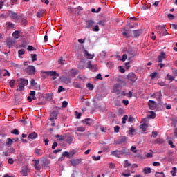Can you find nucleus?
<instances>
[{"instance_id":"obj_50","label":"nucleus","mask_w":177,"mask_h":177,"mask_svg":"<svg viewBox=\"0 0 177 177\" xmlns=\"http://www.w3.org/2000/svg\"><path fill=\"white\" fill-rule=\"evenodd\" d=\"M52 96H53L52 93L46 94V99H48V100H52Z\"/></svg>"},{"instance_id":"obj_36","label":"nucleus","mask_w":177,"mask_h":177,"mask_svg":"<svg viewBox=\"0 0 177 177\" xmlns=\"http://www.w3.org/2000/svg\"><path fill=\"white\" fill-rule=\"evenodd\" d=\"M155 177H165L164 172H156L155 174Z\"/></svg>"},{"instance_id":"obj_25","label":"nucleus","mask_w":177,"mask_h":177,"mask_svg":"<svg viewBox=\"0 0 177 177\" xmlns=\"http://www.w3.org/2000/svg\"><path fill=\"white\" fill-rule=\"evenodd\" d=\"M84 55L88 59H92L94 57L93 55L89 54V53H88V51L86 50L84 51Z\"/></svg>"},{"instance_id":"obj_10","label":"nucleus","mask_w":177,"mask_h":177,"mask_svg":"<svg viewBox=\"0 0 177 177\" xmlns=\"http://www.w3.org/2000/svg\"><path fill=\"white\" fill-rule=\"evenodd\" d=\"M60 80L62 82H64V84H71V78L70 77L62 76L60 77Z\"/></svg>"},{"instance_id":"obj_33","label":"nucleus","mask_w":177,"mask_h":177,"mask_svg":"<svg viewBox=\"0 0 177 177\" xmlns=\"http://www.w3.org/2000/svg\"><path fill=\"white\" fill-rule=\"evenodd\" d=\"M142 172H144L145 174H151V168H150V167H145L143 169Z\"/></svg>"},{"instance_id":"obj_38","label":"nucleus","mask_w":177,"mask_h":177,"mask_svg":"<svg viewBox=\"0 0 177 177\" xmlns=\"http://www.w3.org/2000/svg\"><path fill=\"white\" fill-rule=\"evenodd\" d=\"M26 53V51L24 50V49H21L18 51V56L19 57H21V56H23V55H24Z\"/></svg>"},{"instance_id":"obj_16","label":"nucleus","mask_w":177,"mask_h":177,"mask_svg":"<svg viewBox=\"0 0 177 177\" xmlns=\"http://www.w3.org/2000/svg\"><path fill=\"white\" fill-rule=\"evenodd\" d=\"M142 32H143V30L142 29L133 30L134 38H138V37L140 36Z\"/></svg>"},{"instance_id":"obj_2","label":"nucleus","mask_w":177,"mask_h":177,"mask_svg":"<svg viewBox=\"0 0 177 177\" xmlns=\"http://www.w3.org/2000/svg\"><path fill=\"white\" fill-rule=\"evenodd\" d=\"M86 28H92V31H99V26H95V21L92 19L86 21Z\"/></svg>"},{"instance_id":"obj_1","label":"nucleus","mask_w":177,"mask_h":177,"mask_svg":"<svg viewBox=\"0 0 177 177\" xmlns=\"http://www.w3.org/2000/svg\"><path fill=\"white\" fill-rule=\"evenodd\" d=\"M18 86L17 88V92H20L24 89L26 85H28V80L27 79L19 78L17 80Z\"/></svg>"},{"instance_id":"obj_21","label":"nucleus","mask_w":177,"mask_h":177,"mask_svg":"<svg viewBox=\"0 0 177 177\" xmlns=\"http://www.w3.org/2000/svg\"><path fill=\"white\" fill-rule=\"evenodd\" d=\"M111 154L112 156H114V157H117L118 158H120V156H121V152L118 150L113 151L111 152Z\"/></svg>"},{"instance_id":"obj_46","label":"nucleus","mask_w":177,"mask_h":177,"mask_svg":"<svg viewBox=\"0 0 177 177\" xmlns=\"http://www.w3.org/2000/svg\"><path fill=\"white\" fill-rule=\"evenodd\" d=\"M127 120H128V115H124L122 118V124H127Z\"/></svg>"},{"instance_id":"obj_42","label":"nucleus","mask_w":177,"mask_h":177,"mask_svg":"<svg viewBox=\"0 0 177 177\" xmlns=\"http://www.w3.org/2000/svg\"><path fill=\"white\" fill-rule=\"evenodd\" d=\"M77 71H75V70H74V69H72V70L71 71V77H75V75H77Z\"/></svg>"},{"instance_id":"obj_44","label":"nucleus","mask_w":177,"mask_h":177,"mask_svg":"<svg viewBox=\"0 0 177 177\" xmlns=\"http://www.w3.org/2000/svg\"><path fill=\"white\" fill-rule=\"evenodd\" d=\"M21 172V175H23V176H27L28 175V173L27 172L26 169H22Z\"/></svg>"},{"instance_id":"obj_17","label":"nucleus","mask_w":177,"mask_h":177,"mask_svg":"<svg viewBox=\"0 0 177 177\" xmlns=\"http://www.w3.org/2000/svg\"><path fill=\"white\" fill-rule=\"evenodd\" d=\"M34 162L35 169H36V171H39L41 169V165H39V160H35Z\"/></svg>"},{"instance_id":"obj_37","label":"nucleus","mask_w":177,"mask_h":177,"mask_svg":"<svg viewBox=\"0 0 177 177\" xmlns=\"http://www.w3.org/2000/svg\"><path fill=\"white\" fill-rule=\"evenodd\" d=\"M58 63L62 65L66 64V60L63 59V57H60L58 59Z\"/></svg>"},{"instance_id":"obj_6","label":"nucleus","mask_w":177,"mask_h":177,"mask_svg":"<svg viewBox=\"0 0 177 177\" xmlns=\"http://www.w3.org/2000/svg\"><path fill=\"white\" fill-rule=\"evenodd\" d=\"M59 114V111H53L50 113V121H53L54 120H57V115Z\"/></svg>"},{"instance_id":"obj_40","label":"nucleus","mask_w":177,"mask_h":177,"mask_svg":"<svg viewBox=\"0 0 177 177\" xmlns=\"http://www.w3.org/2000/svg\"><path fill=\"white\" fill-rule=\"evenodd\" d=\"M6 26H7V27H8V28H14L15 29V24H12L11 22H7Z\"/></svg>"},{"instance_id":"obj_11","label":"nucleus","mask_w":177,"mask_h":177,"mask_svg":"<svg viewBox=\"0 0 177 177\" xmlns=\"http://www.w3.org/2000/svg\"><path fill=\"white\" fill-rule=\"evenodd\" d=\"M81 161H82V159H73L71 160V165L72 167H77L78 164H80Z\"/></svg>"},{"instance_id":"obj_19","label":"nucleus","mask_w":177,"mask_h":177,"mask_svg":"<svg viewBox=\"0 0 177 177\" xmlns=\"http://www.w3.org/2000/svg\"><path fill=\"white\" fill-rule=\"evenodd\" d=\"M35 154L37 156V157H41V156L44 154V151L41 149L36 148L35 149Z\"/></svg>"},{"instance_id":"obj_48","label":"nucleus","mask_w":177,"mask_h":177,"mask_svg":"<svg viewBox=\"0 0 177 177\" xmlns=\"http://www.w3.org/2000/svg\"><path fill=\"white\" fill-rule=\"evenodd\" d=\"M27 50L29 52H31L32 50H37V49H35V48H34L32 46H28Z\"/></svg>"},{"instance_id":"obj_5","label":"nucleus","mask_w":177,"mask_h":177,"mask_svg":"<svg viewBox=\"0 0 177 177\" xmlns=\"http://www.w3.org/2000/svg\"><path fill=\"white\" fill-rule=\"evenodd\" d=\"M127 80L129 81H131V82H136V80H138V76L135 74V73H129L127 75Z\"/></svg>"},{"instance_id":"obj_14","label":"nucleus","mask_w":177,"mask_h":177,"mask_svg":"<svg viewBox=\"0 0 177 177\" xmlns=\"http://www.w3.org/2000/svg\"><path fill=\"white\" fill-rule=\"evenodd\" d=\"M120 156H128L129 154V149H128L127 147H122V150L120 151Z\"/></svg>"},{"instance_id":"obj_59","label":"nucleus","mask_w":177,"mask_h":177,"mask_svg":"<svg viewBox=\"0 0 177 177\" xmlns=\"http://www.w3.org/2000/svg\"><path fill=\"white\" fill-rule=\"evenodd\" d=\"M11 133H13L14 135H19L20 132H19V130L15 129L11 131Z\"/></svg>"},{"instance_id":"obj_61","label":"nucleus","mask_w":177,"mask_h":177,"mask_svg":"<svg viewBox=\"0 0 177 177\" xmlns=\"http://www.w3.org/2000/svg\"><path fill=\"white\" fill-rule=\"evenodd\" d=\"M15 82H16V81H15V80H11L10 82V86H11V88H13V86H15Z\"/></svg>"},{"instance_id":"obj_60","label":"nucleus","mask_w":177,"mask_h":177,"mask_svg":"<svg viewBox=\"0 0 177 177\" xmlns=\"http://www.w3.org/2000/svg\"><path fill=\"white\" fill-rule=\"evenodd\" d=\"M134 132H135V129L130 127L129 131V135H132V133H134Z\"/></svg>"},{"instance_id":"obj_35","label":"nucleus","mask_w":177,"mask_h":177,"mask_svg":"<svg viewBox=\"0 0 177 177\" xmlns=\"http://www.w3.org/2000/svg\"><path fill=\"white\" fill-rule=\"evenodd\" d=\"M7 142L6 143V146H12L13 145V140L11 138H7Z\"/></svg>"},{"instance_id":"obj_20","label":"nucleus","mask_w":177,"mask_h":177,"mask_svg":"<svg viewBox=\"0 0 177 177\" xmlns=\"http://www.w3.org/2000/svg\"><path fill=\"white\" fill-rule=\"evenodd\" d=\"M37 138H38V133H37L36 132L30 133L28 136V139L29 140L30 139H37Z\"/></svg>"},{"instance_id":"obj_63","label":"nucleus","mask_w":177,"mask_h":177,"mask_svg":"<svg viewBox=\"0 0 177 177\" xmlns=\"http://www.w3.org/2000/svg\"><path fill=\"white\" fill-rule=\"evenodd\" d=\"M77 130L78 131V132H84L85 131V128L80 127H77Z\"/></svg>"},{"instance_id":"obj_54","label":"nucleus","mask_w":177,"mask_h":177,"mask_svg":"<svg viewBox=\"0 0 177 177\" xmlns=\"http://www.w3.org/2000/svg\"><path fill=\"white\" fill-rule=\"evenodd\" d=\"M92 158L94 161H99V160H100V156L96 157L95 155H93Z\"/></svg>"},{"instance_id":"obj_12","label":"nucleus","mask_w":177,"mask_h":177,"mask_svg":"<svg viewBox=\"0 0 177 177\" xmlns=\"http://www.w3.org/2000/svg\"><path fill=\"white\" fill-rule=\"evenodd\" d=\"M148 106L150 110H156V108L157 107V106L156 105V102L153 100H149L148 102Z\"/></svg>"},{"instance_id":"obj_28","label":"nucleus","mask_w":177,"mask_h":177,"mask_svg":"<svg viewBox=\"0 0 177 177\" xmlns=\"http://www.w3.org/2000/svg\"><path fill=\"white\" fill-rule=\"evenodd\" d=\"M165 79L169 80V81H170V82H172V81L175 80V77L171 76V75H169V73H168L167 75V77H165Z\"/></svg>"},{"instance_id":"obj_51","label":"nucleus","mask_w":177,"mask_h":177,"mask_svg":"<svg viewBox=\"0 0 177 177\" xmlns=\"http://www.w3.org/2000/svg\"><path fill=\"white\" fill-rule=\"evenodd\" d=\"M86 86L89 88L90 91H93V84L88 83L87 84Z\"/></svg>"},{"instance_id":"obj_39","label":"nucleus","mask_w":177,"mask_h":177,"mask_svg":"<svg viewBox=\"0 0 177 177\" xmlns=\"http://www.w3.org/2000/svg\"><path fill=\"white\" fill-rule=\"evenodd\" d=\"M84 124H86V125H91L92 124V120L91 119H86L85 120H83Z\"/></svg>"},{"instance_id":"obj_62","label":"nucleus","mask_w":177,"mask_h":177,"mask_svg":"<svg viewBox=\"0 0 177 177\" xmlns=\"http://www.w3.org/2000/svg\"><path fill=\"white\" fill-rule=\"evenodd\" d=\"M119 71H120V73H122V74H124V73H125V69H124V68L122 66H120Z\"/></svg>"},{"instance_id":"obj_56","label":"nucleus","mask_w":177,"mask_h":177,"mask_svg":"<svg viewBox=\"0 0 177 177\" xmlns=\"http://www.w3.org/2000/svg\"><path fill=\"white\" fill-rule=\"evenodd\" d=\"M167 17L169 20H174L175 19V16L172 14H168Z\"/></svg>"},{"instance_id":"obj_3","label":"nucleus","mask_w":177,"mask_h":177,"mask_svg":"<svg viewBox=\"0 0 177 177\" xmlns=\"http://www.w3.org/2000/svg\"><path fill=\"white\" fill-rule=\"evenodd\" d=\"M45 74H46V75H50L52 77V80H56V78H57V77H59L60 75L56 72V71H46L44 72Z\"/></svg>"},{"instance_id":"obj_13","label":"nucleus","mask_w":177,"mask_h":177,"mask_svg":"<svg viewBox=\"0 0 177 177\" xmlns=\"http://www.w3.org/2000/svg\"><path fill=\"white\" fill-rule=\"evenodd\" d=\"M165 53L162 51L160 55L158 56V62L161 63L164 59H165Z\"/></svg>"},{"instance_id":"obj_47","label":"nucleus","mask_w":177,"mask_h":177,"mask_svg":"<svg viewBox=\"0 0 177 177\" xmlns=\"http://www.w3.org/2000/svg\"><path fill=\"white\" fill-rule=\"evenodd\" d=\"M32 62H37V54H31Z\"/></svg>"},{"instance_id":"obj_64","label":"nucleus","mask_w":177,"mask_h":177,"mask_svg":"<svg viewBox=\"0 0 177 177\" xmlns=\"http://www.w3.org/2000/svg\"><path fill=\"white\" fill-rule=\"evenodd\" d=\"M114 131L116 132V133H118V132H120V126H115L114 127Z\"/></svg>"},{"instance_id":"obj_58","label":"nucleus","mask_w":177,"mask_h":177,"mask_svg":"<svg viewBox=\"0 0 177 177\" xmlns=\"http://www.w3.org/2000/svg\"><path fill=\"white\" fill-rule=\"evenodd\" d=\"M64 91H66L64 88H63V86H59L58 88V93H60L61 92H63Z\"/></svg>"},{"instance_id":"obj_8","label":"nucleus","mask_w":177,"mask_h":177,"mask_svg":"<svg viewBox=\"0 0 177 177\" xmlns=\"http://www.w3.org/2000/svg\"><path fill=\"white\" fill-rule=\"evenodd\" d=\"M41 162V166L44 169H46L49 167V164H50V161L48 159H43Z\"/></svg>"},{"instance_id":"obj_32","label":"nucleus","mask_w":177,"mask_h":177,"mask_svg":"<svg viewBox=\"0 0 177 177\" xmlns=\"http://www.w3.org/2000/svg\"><path fill=\"white\" fill-rule=\"evenodd\" d=\"M149 124H146V123H143L142 124H141V129L142 132H146V129L148 128Z\"/></svg>"},{"instance_id":"obj_22","label":"nucleus","mask_w":177,"mask_h":177,"mask_svg":"<svg viewBox=\"0 0 177 177\" xmlns=\"http://www.w3.org/2000/svg\"><path fill=\"white\" fill-rule=\"evenodd\" d=\"M10 15H12V19H13V20H19V15H17V13L12 11V10H10L9 11Z\"/></svg>"},{"instance_id":"obj_31","label":"nucleus","mask_w":177,"mask_h":177,"mask_svg":"<svg viewBox=\"0 0 177 177\" xmlns=\"http://www.w3.org/2000/svg\"><path fill=\"white\" fill-rule=\"evenodd\" d=\"M154 142L157 145H162V143H164V139H162V138H158V139L155 140Z\"/></svg>"},{"instance_id":"obj_15","label":"nucleus","mask_w":177,"mask_h":177,"mask_svg":"<svg viewBox=\"0 0 177 177\" xmlns=\"http://www.w3.org/2000/svg\"><path fill=\"white\" fill-rule=\"evenodd\" d=\"M86 67L87 68H89V70H96V68H97L96 65H92V62L91 61L87 62Z\"/></svg>"},{"instance_id":"obj_55","label":"nucleus","mask_w":177,"mask_h":177,"mask_svg":"<svg viewBox=\"0 0 177 177\" xmlns=\"http://www.w3.org/2000/svg\"><path fill=\"white\" fill-rule=\"evenodd\" d=\"M73 86L75 88H81V84L74 82H73Z\"/></svg>"},{"instance_id":"obj_34","label":"nucleus","mask_w":177,"mask_h":177,"mask_svg":"<svg viewBox=\"0 0 177 177\" xmlns=\"http://www.w3.org/2000/svg\"><path fill=\"white\" fill-rule=\"evenodd\" d=\"M162 100V93H161V91H159V97L157 98V100L160 104H162V102H161Z\"/></svg>"},{"instance_id":"obj_9","label":"nucleus","mask_w":177,"mask_h":177,"mask_svg":"<svg viewBox=\"0 0 177 177\" xmlns=\"http://www.w3.org/2000/svg\"><path fill=\"white\" fill-rule=\"evenodd\" d=\"M16 44V40L14 39L9 38L6 40V45L8 46V48H10V46H13Z\"/></svg>"},{"instance_id":"obj_49","label":"nucleus","mask_w":177,"mask_h":177,"mask_svg":"<svg viewBox=\"0 0 177 177\" xmlns=\"http://www.w3.org/2000/svg\"><path fill=\"white\" fill-rule=\"evenodd\" d=\"M132 164L129 163V162H128V160H124V168H127V167H131Z\"/></svg>"},{"instance_id":"obj_43","label":"nucleus","mask_w":177,"mask_h":177,"mask_svg":"<svg viewBox=\"0 0 177 177\" xmlns=\"http://www.w3.org/2000/svg\"><path fill=\"white\" fill-rule=\"evenodd\" d=\"M170 172L172 174V176H176V167H174Z\"/></svg>"},{"instance_id":"obj_52","label":"nucleus","mask_w":177,"mask_h":177,"mask_svg":"<svg viewBox=\"0 0 177 177\" xmlns=\"http://www.w3.org/2000/svg\"><path fill=\"white\" fill-rule=\"evenodd\" d=\"M30 85H32V86H35L37 88V83L35 82V80H34V79L31 80Z\"/></svg>"},{"instance_id":"obj_7","label":"nucleus","mask_w":177,"mask_h":177,"mask_svg":"<svg viewBox=\"0 0 177 177\" xmlns=\"http://www.w3.org/2000/svg\"><path fill=\"white\" fill-rule=\"evenodd\" d=\"M122 143H127V137L125 136H121L115 141V145H122Z\"/></svg>"},{"instance_id":"obj_53","label":"nucleus","mask_w":177,"mask_h":177,"mask_svg":"<svg viewBox=\"0 0 177 177\" xmlns=\"http://www.w3.org/2000/svg\"><path fill=\"white\" fill-rule=\"evenodd\" d=\"M75 115L77 119L81 118V113H78L77 111H75Z\"/></svg>"},{"instance_id":"obj_18","label":"nucleus","mask_w":177,"mask_h":177,"mask_svg":"<svg viewBox=\"0 0 177 177\" xmlns=\"http://www.w3.org/2000/svg\"><path fill=\"white\" fill-rule=\"evenodd\" d=\"M66 142H67V143H68L69 145H71V143L73 142V141L74 140V136H66Z\"/></svg>"},{"instance_id":"obj_4","label":"nucleus","mask_w":177,"mask_h":177,"mask_svg":"<svg viewBox=\"0 0 177 177\" xmlns=\"http://www.w3.org/2000/svg\"><path fill=\"white\" fill-rule=\"evenodd\" d=\"M26 71L28 75H34L35 74V66H28L26 68Z\"/></svg>"},{"instance_id":"obj_23","label":"nucleus","mask_w":177,"mask_h":177,"mask_svg":"<svg viewBox=\"0 0 177 177\" xmlns=\"http://www.w3.org/2000/svg\"><path fill=\"white\" fill-rule=\"evenodd\" d=\"M122 30H123L122 35L124 37H126V38H129V30L125 29V28H122Z\"/></svg>"},{"instance_id":"obj_27","label":"nucleus","mask_w":177,"mask_h":177,"mask_svg":"<svg viewBox=\"0 0 177 177\" xmlns=\"http://www.w3.org/2000/svg\"><path fill=\"white\" fill-rule=\"evenodd\" d=\"M74 153L71 155L70 153H68V151H65L62 153L63 157H67L68 158H71V157H73L74 156Z\"/></svg>"},{"instance_id":"obj_41","label":"nucleus","mask_w":177,"mask_h":177,"mask_svg":"<svg viewBox=\"0 0 177 177\" xmlns=\"http://www.w3.org/2000/svg\"><path fill=\"white\" fill-rule=\"evenodd\" d=\"M100 10H102V8H100V7H99V8L97 9V10H96V9H95V8H92V9H91L92 13H99V12H100Z\"/></svg>"},{"instance_id":"obj_45","label":"nucleus","mask_w":177,"mask_h":177,"mask_svg":"<svg viewBox=\"0 0 177 177\" xmlns=\"http://www.w3.org/2000/svg\"><path fill=\"white\" fill-rule=\"evenodd\" d=\"M119 87H120V85L118 84L114 86L113 91L115 93H118L120 92V90L118 89Z\"/></svg>"},{"instance_id":"obj_57","label":"nucleus","mask_w":177,"mask_h":177,"mask_svg":"<svg viewBox=\"0 0 177 177\" xmlns=\"http://www.w3.org/2000/svg\"><path fill=\"white\" fill-rule=\"evenodd\" d=\"M157 72H153L152 73L150 74V77H151L152 80H154V78H156V76L157 75Z\"/></svg>"},{"instance_id":"obj_24","label":"nucleus","mask_w":177,"mask_h":177,"mask_svg":"<svg viewBox=\"0 0 177 177\" xmlns=\"http://www.w3.org/2000/svg\"><path fill=\"white\" fill-rule=\"evenodd\" d=\"M149 114H147L148 118H152L154 119L156 118V113L154 111H149Z\"/></svg>"},{"instance_id":"obj_30","label":"nucleus","mask_w":177,"mask_h":177,"mask_svg":"<svg viewBox=\"0 0 177 177\" xmlns=\"http://www.w3.org/2000/svg\"><path fill=\"white\" fill-rule=\"evenodd\" d=\"M19 34H20V32L19 30H16L12 33V37H14L15 39H19Z\"/></svg>"},{"instance_id":"obj_29","label":"nucleus","mask_w":177,"mask_h":177,"mask_svg":"<svg viewBox=\"0 0 177 177\" xmlns=\"http://www.w3.org/2000/svg\"><path fill=\"white\" fill-rule=\"evenodd\" d=\"M44 13H45V11L44 10H40L37 13V17L40 18L44 16Z\"/></svg>"},{"instance_id":"obj_26","label":"nucleus","mask_w":177,"mask_h":177,"mask_svg":"<svg viewBox=\"0 0 177 177\" xmlns=\"http://www.w3.org/2000/svg\"><path fill=\"white\" fill-rule=\"evenodd\" d=\"M56 138H58L57 140H59V142H63L64 140H66V136H60L59 134H57L56 136Z\"/></svg>"}]
</instances>
